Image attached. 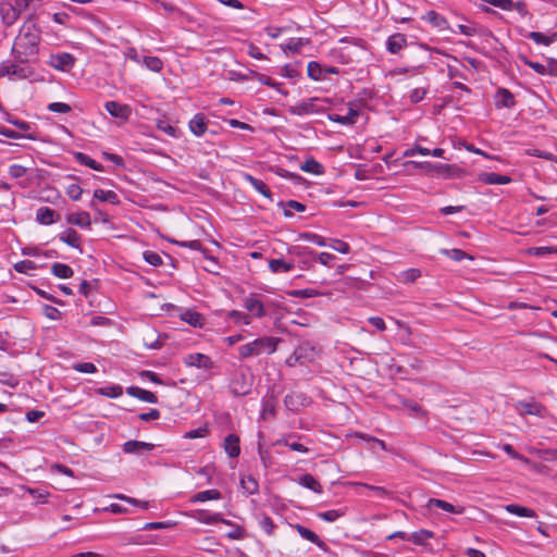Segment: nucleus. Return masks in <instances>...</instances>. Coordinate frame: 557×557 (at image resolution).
<instances>
[{"instance_id":"1","label":"nucleus","mask_w":557,"mask_h":557,"mask_svg":"<svg viewBox=\"0 0 557 557\" xmlns=\"http://www.w3.org/2000/svg\"><path fill=\"white\" fill-rule=\"evenodd\" d=\"M280 338L273 336L258 337L238 347V355L242 359L257 357L262 354L272 355L276 351Z\"/></svg>"},{"instance_id":"2","label":"nucleus","mask_w":557,"mask_h":557,"mask_svg":"<svg viewBox=\"0 0 557 557\" xmlns=\"http://www.w3.org/2000/svg\"><path fill=\"white\" fill-rule=\"evenodd\" d=\"M325 101L326 100L312 97L307 100L297 102L295 106L289 108V112L299 116L321 113L324 110V107L321 103Z\"/></svg>"},{"instance_id":"3","label":"nucleus","mask_w":557,"mask_h":557,"mask_svg":"<svg viewBox=\"0 0 557 557\" xmlns=\"http://www.w3.org/2000/svg\"><path fill=\"white\" fill-rule=\"evenodd\" d=\"M252 386L251 379L243 371H236L230 382V388L235 396L247 395Z\"/></svg>"},{"instance_id":"4","label":"nucleus","mask_w":557,"mask_h":557,"mask_svg":"<svg viewBox=\"0 0 557 557\" xmlns=\"http://www.w3.org/2000/svg\"><path fill=\"white\" fill-rule=\"evenodd\" d=\"M243 306L250 317L260 319L267 315L265 304H263L258 294H249L244 299Z\"/></svg>"},{"instance_id":"5","label":"nucleus","mask_w":557,"mask_h":557,"mask_svg":"<svg viewBox=\"0 0 557 557\" xmlns=\"http://www.w3.org/2000/svg\"><path fill=\"white\" fill-rule=\"evenodd\" d=\"M186 367H193L201 370H211L214 366L211 358L201 352L188 354L183 359Z\"/></svg>"},{"instance_id":"6","label":"nucleus","mask_w":557,"mask_h":557,"mask_svg":"<svg viewBox=\"0 0 557 557\" xmlns=\"http://www.w3.org/2000/svg\"><path fill=\"white\" fill-rule=\"evenodd\" d=\"M104 108L111 116L120 120L121 122H126L132 115L131 106L120 103L117 101H107L104 103Z\"/></svg>"},{"instance_id":"7","label":"nucleus","mask_w":557,"mask_h":557,"mask_svg":"<svg viewBox=\"0 0 557 557\" xmlns=\"http://www.w3.org/2000/svg\"><path fill=\"white\" fill-rule=\"evenodd\" d=\"M516 410L517 412L520 414V416H527V414H530V416H536V417H544L545 413H546V409L545 407L535 401V400H530V401H518L516 404Z\"/></svg>"},{"instance_id":"8","label":"nucleus","mask_w":557,"mask_h":557,"mask_svg":"<svg viewBox=\"0 0 557 557\" xmlns=\"http://www.w3.org/2000/svg\"><path fill=\"white\" fill-rule=\"evenodd\" d=\"M75 64V58L69 52H61L52 54L50 58V65L62 72H69Z\"/></svg>"},{"instance_id":"9","label":"nucleus","mask_w":557,"mask_h":557,"mask_svg":"<svg viewBox=\"0 0 557 557\" xmlns=\"http://www.w3.org/2000/svg\"><path fill=\"white\" fill-rule=\"evenodd\" d=\"M191 517L195 520H197L198 522L205 523V524H214V523H218V522H222V523H225V524H231V521L224 519L221 513H219V512L212 513V512H210L208 510H205V509L194 510L191 512Z\"/></svg>"},{"instance_id":"10","label":"nucleus","mask_w":557,"mask_h":557,"mask_svg":"<svg viewBox=\"0 0 557 557\" xmlns=\"http://www.w3.org/2000/svg\"><path fill=\"white\" fill-rule=\"evenodd\" d=\"M290 253H294L298 257L302 256V255H314L315 256V259L323 265H330V263L336 259V257L332 253H329V252H319V253H314L313 250L309 249L308 247H293L290 250H289Z\"/></svg>"},{"instance_id":"11","label":"nucleus","mask_w":557,"mask_h":557,"mask_svg":"<svg viewBox=\"0 0 557 557\" xmlns=\"http://www.w3.org/2000/svg\"><path fill=\"white\" fill-rule=\"evenodd\" d=\"M359 116V111L355 109L352 106H349L348 112L345 115H341L337 113L327 114V119L331 122L338 123L345 126H351L357 122V117Z\"/></svg>"},{"instance_id":"12","label":"nucleus","mask_w":557,"mask_h":557,"mask_svg":"<svg viewBox=\"0 0 557 557\" xmlns=\"http://www.w3.org/2000/svg\"><path fill=\"white\" fill-rule=\"evenodd\" d=\"M10 76L16 78H26V71L24 67L10 62L4 61L0 63V77Z\"/></svg>"},{"instance_id":"13","label":"nucleus","mask_w":557,"mask_h":557,"mask_svg":"<svg viewBox=\"0 0 557 557\" xmlns=\"http://www.w3.org/2000/svg\"><path fill=\"white\" fill-rule=\"evenodd\" d=\"M478 181L487 185H507L511 183V177L494 172H482L478 175Z\"/></svg>"},{"instance_id":"14","label":"nucleus","mask_w":557,"mask_h":557,"mask_svg":"<svg viewBox=\"0 0 557 557\" xmlns=\"http://www.w3.org/2000/svg\"><path fill=\"white\" fill-rule=\"evenodd\" d=\"M156 447L154 444L141 441H127L123 444L125 454H141L143 451H151Z\"/></svg>"},{"instance_id":"15","label":"nucleus","mask_w":557,"mask_h":557,"mask_svg":"<svg viewBox=\"0 0 557 557\" xmlns=\"http://www.w3.org/2000/svg\"><path fill=\"white\" fill-rule=\"evenodd\" d=\"M126 393L135 397L141 401L149 403V404H157L158 397L150 391L140 388L138 386H129L126 388Z\"/></svg>"},{"instance_id":"16","label":"nucleus","mask_w":557,"mask_h":557,"mask_svg":"<svg viewBox=\"0 0 557 557\" xmlns=\"http://www.w3.org/2000/svg\"><path fill=\"white\" fill-rule=\"evenodd\" d=\"M406 46L407 38L404 34L400 33L391 35L386 40V50L393 54L398 53Z\"/></svg>"},{"instance_id":"17","label":"nucleus","mask_w":557,"mask_h":557,"mask_svg":"<svg viewBox=\"0 0 557 557\" xmlns=\"http://www.w3.org/2000/svg\"><path fill=\"white\" fill-rule=\"evenodd\" d=\"M59 213L49 207H40L36 212V221L42 225H51L59 220Z\"/></svg>"},{"instance_id":"18","label":"nucleus","mask_w":557,"mask_h":557,"mask_svg":"<svg viewBox=\"0 0 557 557\" xmlns=\"http://www.w3.org/2000/svg\"><path fill=\"white\" fill-rule=\"evenodd\" d=\"M290 527L294 528L302 539L313 543L314 545H317L320 548L325 547V543L319 537L318 534H315L310 529H308L299 523L290 524Z\"/></svg>"},{"instance_id":"19","label":"nucleus","mask_w":557,"mask_h":557,"mask_svg":"<svg viewBox=\"0 0 557 557\" xmlns=\"http://www.w3.org/2000/svg\"><path fill=\"white\" fill-rule=\"evenodd\" d=\"M66 222L69 224L76 225L81 228H89L91 225L90 214L86 211H79L67 214Z\"/></svg>"},{"instance_id":"20","label":"nucleus","mask_w":557,"mask_h":557,"mask_svg":"<svg viewBox=\"0 0 557 557\" xmlns=\"http://www.w3.org/2000/svg\"><path fill=\"white\" fill-rule=\"evenodd\" d=\"M207 119L203 114L197 113L189 121V131L197 137H201L205 135L207 131Z\"/></svg>"},{"instance_id":"21","label":"nucleus","mask_w":557,"mask_h":557,"mask_svg":"<svg viewBox=\"0 0 557 557\" xmlns=\"http://www.w3.org/2000/svg\"><path fill=\"white\" fill-rule=\"evenodd\" d=\"M423 20L429 22L431 25L438 28L440 30L450 29V25H449L448 21L443 15L437 13L436 11H433V10L428 11L424 14Z\"/></svg>"},{"instance_id":"22","label":"nucleus","mask_w":557,"mask_h":557,"mask_svg":"<svg viewBox=\"0 0 557 557\" xmlns=\"http://www.w3.org/2000/svg\"><path fill=\"white\" fill-rule=\"evenodd\" d=\"M223 448L230 458H236L240 454L239 437L235 434H228L224 438Z\"/></svg>"},{"instance_id":"23","label":"nucleus","mask_w":557,"mask_h":557,"mask_svg":"<svg viewBox=\"0 0 557 557\" xmlns=\"http://www.w3.org/2000/svg\"><path fill=\"white\" fill-rule=\"evenodd\" d=\"M243 178L249 183L251 185V187L258 191L259 194H261L262 196H264L265 198H271L272 197V193L270 190V188L267 186V184L264 182H262L261 180L259 178H256L255 176H252L251 174L249 173H244L243 174Z\"/></svg>"},{"instance_id":"24","label":"nucleus","mask_w":557,"mask_h":557,"mask_svg":"<svg viewBox=\"0 0 557 557\" xmlns=\"http://www.w3.org/2000/svg\"><path fill=\"white\" fill-rule=\"evenodd\" d=\"M495 99L497 108L510 109L516 104L513 95L506 88H499L496 92Z\"/></svg>"},{"instance_id":"25","label":"nucleus","mask_w":557,"mask_h":557,"mask_svg":"<svg viewBox=\"0 0 557 557\" xmlns=\"http://www.w3.org/2000/svg\"><path fill=\"white\" fill-rule=\"evenodd\" d=\"M0 13L2 22L8 26L13 25L20 16V10L12 4H3L0 9Z\"/></svg>"},{"instance_id":"26","label":"nucleus","mask_w":557,"mask_h":557,"mask_svg":"<svg viewBox=\"0 0 557 557\" xmlns=\"http://www.w3.org/2000/svg\"><path fill=\"white\" fill-rule=\"evenodd\" d=\"M426 506L429 508L436 507L446 512L455 513V515H461L463 512L462 507H456L453 504H450L446 500H443V499H438V498H430Z\"/></svg>"},{"instance_id":"27","label":"nucleus","mask_w":557,"mask_h":557,"mask_svg":"<svg viewBox=\"0 0 557 557\" xmlns=\"http://www.w3.org/2000/svg\"><path fill=\"white\" fill-rule=\"evenodd\" d=\"M527 38L533 40L536 45L541 46H549L553 42L557 41V32H554L549 35L540 33V32H530L527 35Z\"/></svg>"},{"instance_id":"28","label":"nucleus","mask_w":557,"mask_h":557,"mask_svg":"<svg viewBox=\"0 0 557 557\" xmlns=\"http://www.w3.org/2000/svg\"><path fill=\"white\" fill-rule=\"evenodd\" d=\"M59 239L72 248H79L81 235L74 228H66L59 235Z\"/></svg>"},{"instance_id":"29","label":"nucleus","mask_w":557,"mask_h":557,"mask_svg":"<svg viewBox=\"0 0 557 557\" xmlns=\"http://www.w3.org/2000/svg\"><path fill=\"white\" fill-rule=\"evenodd\" d=\"M73 156H74V159L82 165L88 166L91 170H95L98 172L104 171L102 164L98 163L96 160H94L92 158H90L88 154H86L84 152L77 151V152H74Z\"/></svg>"},{"instance_id":"30","label":"nucleus","mask_w":557,"mask_h":557,"mask_svg":"<svg viewBox=\"0 0 557 557\" xmlns=\"http://www.w3.org/2000/svg\"><path fill=\"white\" fill-rule=\"evenodd\" d=\"M300 364L312 362L315 357V349L310 345H300L296 349Z\"/></svg>"},{"instance_id":"31","label":"nucleus","mask_w":557,"mask_h":557,"mask_svg":"<svg viewBox=\"0 0 557 557\" xmlns=\"http://www.w3.org/2000/svg\"><path fill=\"white\" fill-rule=\"evenodd\" d=\"M94 199L98 201H106L112 205H119L120 199L115 191L113 190H104V189H95L94 190Z\"/></svg>"},{"instance_id":"32","label":"nucleus","mask_w":557,"mask_h":557,"mask_svg":"<svg viewBox=\"0 0 557 557\" xmlns=\"http://www.w3.org/2000/svg\"><path fill=\"white\" fill-rule=\"evenodd\" d=\"M434 532L421 529L409 535V542H412L416 545H426L428 541L434 537Z\"/></svg>"},{"instance_id":"33","label":"nucleus","mask_w":557,"mask_h":557,"mask_svg":"<svg viewBox=\"0 0 557 557\" xmlns=\"http://www.w3.org/2000/svg\"><path fill=\"white\" fill-rule=\"evenodd\" d=\"M269 269L273 273H287L294 269V262H287L284 259H271Z\"/></svg>"},{"instance_id":"34","label":"nucleus","mask_w":557,"mask_h":557,"mask_svg":"<svg viewBox=\"0 0 557 557\" xmlns=\"http://www.w3.org/2000/svg\"><path fill=\"white\" fill-rule=\"evenodd\" d=\"M221 498V493L218 490H206L198 492L191 498V503H203L208 500H218Z\"/></svg>"},{"instance_id":"35","label":"nucleus","mask_w":557,"mask_h":557,"mask_svg":"<svg viewBox=\"0 0 557 557\" xmlns=\"http://www.w3.org/2000/svg\"><path fill=\"white\" fill-rule=\"evenodd\" d=\"M308 44V39L304 38H289L284 45L283 50L285 53H299L305 45Z\"/></svg>"},{"instance_id":"36","label":"nucleus","mask_w":557,"mask_h":557,"mask_svg":"<svg viewBox=\"0 0 557 557\" xmlns=\"http://www.w3.org/2000/svg\"><path fill=\"white\" fill-rule=\"evenodd\" d=\"M300 170L314 175H321L324 173L323 165L313 158L307 159L304 163H301Z\"/></svg>"},{"instance_id":"37","label":"nucleus","mask_w":557,"mask_h":557,"mask_svg":"<svg viewBox=\"0 0 557 557\" xmlns=\"http://www.w3.org/2000/svg\"><path fill=\"white\" fill-rule=\"evenodd\" d=\"M298 483L302 486V487H306L314 493H322V486L321 484L319 483V481H317L314 479L313 475L311 474H304L299 478V481Z\"/></svg>"},{"instance_id":"38","label":"nucleus","mask_w":557,"mask_h":557,"mask_svg":"<svg viewBox=\"0 0 557 557\" xmlns=\"http://www.w3.org/2000/svg\"><path fill=\"white\" fill-rule=\"evenodd\" d=\"M51 273L59 278H70L73 276L74 271L65 263L55 262L51 265Z\"/></svg>"},{"instance_id":"39","label":"nucleus","mask_w":557,"mask_h":557,"mask_svg":"<svg viewBox=\"0 0 557 557\" xmlns=\"http://www.w3.org/2000/svg\"><path fill=\"white\" fill-rule=\"evenodd\" d=\"M96 393L109 398H119L123 394V387L119 384H112L97 388Z\"/></svg>"},{"instance_id":"40","label":"nucleus","mask_w":557,"mask_h":557,"mask_svg":"<svg viewBox=\"0 0 557 557\" xmlns=\"http://www.w3.org/2000/svg\"><path fill=\"white\" fill-rule=\"evenodd\" d=\"M506 510L509 513H512L518 517L533 518L535 517V511L531 508L523 507L516 504H510L506 506Z\"/></svg>"},{"instance_id":"41","label":"nucleus","mask_w":557,"mask_h":557,"mask_svg":"<svg viewBox=\"0 0 557 557\" xmlns=\"http://www.w3.org/2000/svg\"><path fill=\"white\" fill-rule=\"evenodd\" d=\"M453 34H462L472 37L479 34V27L474 23L458 24L456 28L449 29Z\"/></svg>"},{"instance_id":"42","label":"nucleus","mask_w":557,"mask_h":557,"mask_svg":"<svg viewBox=\"0 0 557 557\" xmlns=\"http://www.w3.org/2000/svg\"><path fill=\"white\" fill-rule=\"evenodd\" d=\"M242 487L249 495H253L259 491L258 481L252 475H244L240 479Z\"/></svg>"},{"instance_id":"43","label":"nucleus","mask_w":557,"mask_h":557,"mask_svg":"<svg viewBox=\"0 0 557 557\" xmlns=\"http://www.w3.org/2000/svg\"><path fill=\"white\" fill-rule=\"evenodd\" d=\"M420 276H421V271L419 269L411 268V269L401 271L397 275V280L401 283L408 284V283H413Z\"/></svg>"},{"instance_id":"44","label":"nucleus","mask_w":557,"mask_h":557,"mask_svg":"<svg viewBox=\"0 0 557 557\" xmlns=\"http://www.w3.org/2000/svg\"><path fill=\"white\" fill-rule=\"evenodd\" d=\"M298 238L302 239V240H306V242H309V243H312V244L318 245L320 247H326L327 246L326 239L323 236H321L319 234H315V233H311V232L299 233L298 234Z\"/></svg>"},{"instance_id":"45","label":"nucleus","mask_w":557,"mask_h":557,"mask_svg":"<svg viewBox=\"0 0 557 557\" xmlns=\"http://www.w3.org/2000/svg\"><path fill=\"white\" fill-rule=\"evenodd\" d=\"M227 317L237 325H249L251 323V317L243 311L232 310Z\"/></svg>"},{"instance_id":"46","label":"nucleus","mask_w":557,"mask_h":557,"mask_svg":"<svg viewBox=\"0 0 557 557\" xmlns=\"http://www.w3.org/2000/svg\"><path fill=\"white\" fill-rule=\"evenodd\" d=\"M308 76L315 82L323 79V67L315 61H311L307 65Z\"/></svg>"},{"instance_id":"47","label":"nucleus","mask_w":557,"mask_h":557,"mask_svg":"<svg viewBox=\"0 0 557 557\" xmlns=\"http://www.w3.org/2000/svg\"><path fill=\"white\" fill-rule=\"evenodd\" d=\"M182 320L195 327L202 325V315L196 311L186 310L182 314Z\"/></svg>"},{"instance_id":"48","label":"nucleus","mask_w":557,"mask_h":557,"mask_svg":"<svg viewBox=\"0 0 557 557\" xmlns=\"http://www.w3.org/2000/svg\"><path fill=\"white\" fill-rule=\"evenodd\" d=\"M110 497L112 498H115V499H120V500H124L135 507H139L141 509H148L149 508V503L147 500H139L137 498H133V497H129V496H126L124 494H113L111 495Z\"/></svg>"},{"instance_id":"49","label":"nucleus","mask_w":557,"mask_h":557,"mask_svg":"<svg viewBox=\"0 0 557 557\" xmlns=\"http://www.w3.org/2000/svg\"><path fill=\"white\" fill-rule=\"evenodd\" d=\"M157 127H158V129H160L161 132L165 133L166 135H169L173 138H177L180 136L178 129L175 126L171 125L165 120H158Z\"/></svg>"},{"instance_id":"50","label":"nucleus","mask_w":557,"mask_h":557,"mask_svg":"<svg viewBox=\"0 0 557 557\" xmlns=\"http://www.w3.org/2000/svg\"><path fill=\"white\" fill-rule=\"evenodd\" d=\"M345 515L344 510L341 509H331L323 512H319L318 517L326 522H335L337 519Z\"/></svg>"},{"instance_id":"51","label":"nucleus","mask_w":557,"mask_h":557,"mask_svg":"<svg viewBox=\"0 0 557 557\" xmlns=\"http://www.w3.org/2000/svg\"><path fill=\"white\" fill-rule=\"evenodd\" d=\"M146 67L152 72H160L163 67L162 61L158 57H144L141 61Z\"/></svg>"},{"instance_id":"52","label":"nucleus","mask_w":557,"mask_h":557,"mask_svg":"<svg viewBox=\"0 0 557 557\" xmlns=\"http://www.w3.org/2000/svg\"><path fill=\"white\" fill-rule=\"evenodd\" d=\"M518 60L521 61L524 65H528L529 67H531L535 73H537L540 75H545V64L531 61L523 54H519Z\"/></svg>"},{"instance_id":"53","label":"nucleus","mask_w":557,"mask_h":557,"mask_svg":"<svg viewBox=\"0 0 557 557\" xmlns=\"http://www.w3.org/2000/svg\"><path fill=\"white\" fill-rule=\"evenodd\" d=\"M326 247H330L333 250L338 251L344 255L350 252V246L347 243H345L344 240L336 239V238H332L330 240V243H327Z\"/></svg>"},{"instance_id":"54","label":"nucleus","mask_w":557,"mask_h":557,"mask_svg":"<svg viewBox=\"0 0 557 557\" xmlns=\"http://www.w3.org/2000/svg\"><path fill=\"white\" fill-rule=\"evenodd\" d=\"M259 527L269 535H273L274 533V530H275V524L273 522V520L267 516V515H263L259 518Z\"/></svg>"},{"instance_id":"55","label":"nucleus","mask_w":557,"mask_h":557,"mask_svg":"<svg viewBox=\"0 0 557 557\" xmlns=\"http://www.w3.org/2000/svg\"><path fill=\"white\" fill-rule=\"evenodd\" d=\"M144 260L152 267H159L162 264V257L152 250H146L143 253Z\"/></svg>"},{"instance_id":"56","label":"nucleus","mask_w":557,"mask_h":557,"mask_svg":"<svg viewBox=\"0 0 557 557\" xmlns=\"http://www.w3.org/2000/svg\"><path fill=\"white\" fill-rule=\"evenodd\" d=\"M351 484L355 486L364 487L370 491H373L379 497H382V498L389 495V492L383 486L370 485V484L362 483V482H355Z\"/></svg>"},{"instance_id":"57","label":"nucleus","mask_w":557,"mask_h":557,"mask_svg":"<svg viewBox=\"0 0 557 557\" xmlns=\"http://www.w3.org/2000/svg\"><path fill=\"white\" fill-rule=\"evenodd\" d=\"M36 269V264L30 260H22L14 264V270L18 273L28 274Z\"/></svg>"},{"instance_id":"58","label":"nucleus","mask_w":557,"mask_h":557,"mask_svg":"<svg viewBox=\"0 0 557 557\" xmlns=\"http://www.w3.org/2000/svg\"><path fill=\"white\" fill-rule=\"evenodd\" d=\"M416 154H420V156H428L429 152H428V148L425 147H422L418 144H414L411 148L409 149H406L404 152H403V157L404 158H409V157H413Z\"/></svg>"},{"instance_id":"59","label":"nucleus","mask_w":557,"mask_h":557,"mask_svg":"<svg viewBox=\"0 0 557 557\" xmlns=\"http://www.w3.org/2000/svg\"><path fill=\"white\" fill-rule=\"evenodd\" d=\"M65 193L70 199L77 201L82 197L83 188L78 184H71L66 187Z\"/></svg>"},{"instance_id":"60","label":"nucleus","mask_w":557,"mask_h":557,"mask_svg":"<svg viewBox=\"0 0 557 557\" xmlns=\"http://www.w3.org/2000/svg\"><path fill=\"white\" fill-rule=\"evenodd\" d=\"M208 433H209L208 426H200L198 429L190 430V431L186 432L183 435V437L187 438V440L201 438V437L207 436Z\"/></svg>"},{"instance_id":"61","label":"nucleus","mask_w":557,"mask_h":557,"mask_svg":"<svg viewBox=\"0 0 557 557\" xmlns=\"http://www.w3.org/2000/svg\"><path fill=\"white\" fill-rule=\"evenodd\" d=\"M443 252L454 261H462L463 259L468 258V255L463 250L457 248L445 249Z\"/></svg>"},{"instance_id":"62","label":"nucleus","mask_w":557,"mask_h":557,"mask_svg":"<svg viewBox=\"0 0 557 557\" xmlns=\"http://www.w3.org/2000/svg\"><path fill=\"white\" fill-rule=\"evenodd\" d=\"M73 369L81 373H95L97 372V367L92 362H79L73 364Z\"/></svg>"},{"instance_id":"63","label":"nucleus","mask_w":557,"mask_h":557,"mask_svg":"<svg viewBox=\"0 0 557 557\" xmlns=\"http://www.w3.org/2000/svg\"><path fill=\"white\" fill-rule=\"evenodd\" d=\"M302 212L305 211V206L296 200H289L286 205V209L284 210L285 216H292L293 211Z\"/></svg>"},{"instance_id":"64","label":"nucleus","mask_w":557,"mask_h":557,"mask_svg":"<svg viewBox=\"0 0 557 557\" xmlns=\"http://www.w3.org/2000/svg\"><path fill=\"white\" fill-rule=\"evenodd\" d=\"M27 169L21 164H12L9 168V174L13 178H21L26 175Z\"/></svg>"}]
</instances>
